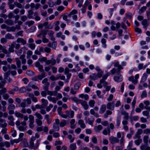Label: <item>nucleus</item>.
Here are the masks:
<instances>
[{
	"label": "nucleus",
	"instance_id": "1",
	"mask_svg": "<svg viewBox=\"0 0 150 150\" xmlns=\"http://www.w3.org/2000/svg\"><path fill=\"white\" fill-rule=\"evenodd\" d=\"M15 124L20 131H25L27 129V123L25 121L20 122L19 120H18L16 122Z\"/></svg>",
	"mask_w": 150,
	"mask_h": 150
},
{
	"label": "nucleus",
	"instance_id": "2",
	"mask_svg": "<svg viewBox=\"0 0 150 150\" xmlns=\"http://www.w3.org/2000/svg\"><path fill=\"white\" fill-rule=\"evenodd\" d=\"M38 60L41 62H45L46 64L47 65H49L51 64L52 65H54L56 64V60L52 58L50 60H47V58L46 57H43L39 59Z\"/></svg>",
	"mask_w": 150,
	"mask_h": 150
},
{
	"label": "nucleus",
	"instance_id": "3",
	"mask_svg": "<svg viewBox=\"0 0 150 150\" xmlns=\"http://www.w3.org/2000/svg\"><path fill=\"white\" fill-rule=\"evenodd\" d=\"M139 76L138 74H136L135 76L134 79L133 76H131L128 78V80L131 81L134 84H136L138 83V79L139 78Z\"/></svg>",
	"mask_w": 150,
	"mask_h": 150
},
{
	"label": "nucleus",
	"instance_id": "4",
	"mask_svg": "<svg viewBox=\"0 0 150 150\" xmlns=\"http://www.w3.org/2000/svg\"><path fill=\"white\" fill-rule=\"evenodd\" d=\"M114 79L115 81L117 82H120L122 80L123 78L122 76L120 74H118L114 76Z\"/></svg>",
	"mask_w": 150,
	"mask_h": 150
},
{
	"label": "nucleus",
	"instance_id": "5",
	"mask_svg": "<svg viewBox=\"0 0 150 150\" xmlns=\"http://www.w3.org/2000/svg\"><path fill=\"white\" fill-rule=\"evenodd\" d=\"M115 106V102L113 101L111 102L108 103L106 106L108 109L112 110L114 109Z\"/></svg>",
	"mask_w": 150,
	"mask_h": 150
},
{
	"label": "nucleus",
	"instance_id": "6",
	"mask_svg": "<svg viewBox=\"0 0 150 150\" xmlns=\"http://www.w3.org/2000/svg\"><path fill=\"white\" fill-rule=\"evenodd\" d=\"M8 119L9 121L8 124L11 126H13L15 125L13 117L12 115H10L8 117Z\"/></svg>",
	"mask_w": 150,
	"mask_h": 150
},
{
	"label": "nucleus",
	"instance_id": "7",
	"mask_svg": "<svg viewBox=\"0 0 150 150\" xmlns=\"http://www.w3.org/2000/svg\"><path fill=\"white\" fill-rule=\"evenodd\" d=\"M10 74V73L8 71L5 73L4 74V78L5 80H8V83L11 82L12 81V79H11L9 76Z\"/></svg>",
	"mask_w": 150,
	"mask_h": 150
},
{
	"label": "nucleus",
	"instance_id": "8",
	"mask_svg": "<svg viewBox=\"0 0 150 150\" xmlns=\"http://www.w3.org/2000/svg\"><path fill=\"white\" fill-rule=\"evenodd\" d=\"M109 140L110 141L111 143L112 144H113L117 143H118L119 141V139L113 136L110 137L109 138Z\"/></svg>",
	"mask_w": 150,
	"mask_h": 150
},
{
	"label": "nucleus",
	"instance_id": "9",
	"mask_svg": "<svg viewBox=\"0 0 150 150\" xmlns=\"http://www.w3.org/2000/svg\"><path fill=\"white\" fill-rule=\"evenodd\" d=\"M84 120H85L86 123H88L92 127L93 126V124L94 120V118L91 119L89 118H87V117H86L84 118Z\"/></svg>",
	"mask_w": 150,
	"mask_h": 150
},
{
	"label": "nucleus",
	"instance_id": "10",
	"mask_svg": "<svg viewBox=\"0 0 150 150\" xmlns=\"http://www.w3.org/2000/svg\"><path fill=\"white\" fill-rule=\"evenodd\" d=\"M65 113L67 114V117L70 118L73 117L74 115V112L73 110H66L65 111Z\"/></svg>",
	"mask_w": 150,
	"mask_h": 150
},
{
	"label": "nucleus",
	"instance_id": "11",
	"mask_svg": "<svg viewBox=\"0 0 150 150\" xmlns=\"http://www.w3.org/2000/svg\"><path fill=\"white\" fill-rule=\"evenodd\" d=\"M48 35L50 38V39L52 41H54L55 40V38L54 37V32L51 30H48L47 32Z\"/></svg>",
	"mask_w": 150,
	"mask_h": 150
},
{
	"label": "nucleus",
	"instance_id": "12",
	"mask_svg": "<svg viewBox=\"0 0 150 150\" xmlns=\"http://www.w3.org/2000/svg\"><path fill=\"white\" fill-rule=\"evenodd\" d=\"M95 69L98 72L97 75L98 78H100L103 75V72L98 67H96Z\"/></svg>",
	"mask_w": 150,
	"mask_h": 150
},
{
	"label": "nucleus",
	"instance_id": "13",
	"mask_svg": "<svg viewBox=\"0 0 150 150\" xmlns=\"http://www.w3.org/2000/svg\"><path fill=\"white\" fill-rule=\"evenodd\" d=\"M35 66L36 67L38 68L39 70L41 72H44V70L43 69V67L42 65L40 64L39 62H36L35 64Z\"/></svg>",
	"mask_w": 150,
	"mask_h": 150
},
{
	"label": "nucleus",
	"instance_id": "14",
	"mask_svg": "<svg viewBox=\"0 0 150 150\" xmlns=\"http://www.w3.org/2000/svg\"><path fill=\"white\" fill-rule=\"evenodd\" d=\"M80 103L81 104L85 110H87L88 108V105L86 101L81 100Z\"/></svg>",
	"mask_w": 150,
	"mask_h": 150
},
{
	"label": "nucleus",
	"instance_id": "15",
	"mask_svg": "<svg viewBox=\"0 0 150 150\" xmlns=\"http://www.w3.org/2000/svg\"><path fill=\"white\" fill-rule=\"evenodd\" d=\"M121 69L118 68L116 69L115 68H113L110 71L111 74L112 75H114L115 73L120 74Z\"/></svg>",
	"mask_w": 150,
	"mask_h": 150
},
{
	"label": "nucleus",
	"instance_id": "16",
	"mask_svg": "<svg viewBox=\"0 0 150 150\" xmlns=\"http://www.w3.org/2000/svg\"><path fill=\"white\" fill-rule=\"evenodd\" d=\"M16 42L17 43H21L23 45H25L26 44V41L22 38H18L17 39Z\"/></svg>",
	"mask_w": 150,
	"mask_h": 150
},
{
	"label": "nucleus",
	"instance_id": "17",
	"mask_svg": "<svg viewBox=\"0 0 150 150\" xmlns=\"http://www.w3.org/2000/svg\"><path fill=\"white\" fill-rule=\"evenodd\" d=\"M103 128L102 126L100 125L96 126L94 127V130L97 133H99Z\"/></svg>",
	"mask_w": 150,
	"mask_h": 150
},
{
	"label": "nucleus",
	"instance_id": "18",
	"mask_svg": "<svg viewBox=\"0 0 150 150\" xmlns=\"http://www.w3.org/2000/svg\"><path fill=\"white\" fill-rule=\"evenodd\" d=\"M106 110V105L105 104H103L100 109L99 112L100 114H103L105 112Z\"/></svg>",
	"mask_w": 150,
	"mask_h": 150
},
{
	"label": "nucleus",
	"instance_id": "19",
	"mask_svg": "<svg viewBox=\"0 0 150 150\" xmlns=\"http://www.w3.org/2000/svg\"><path fill=\"white\" fill-rule=\"evenodd\" d=\"M78 124L80 125L81 127L82 128H84L86 127L83 120H79L78 121Z\"/></svg>",
	"mask_w": 150,
	"mask_h": 150
},
{
	"label": "nucleus",
	"instance_id": "20",
	"mask_svg": "<svg viewBox=\"0 0 150 150\" xmlns=\"http://www.w3.org/2000/svg\"><path fill=\"white\" fill-rule=\"evenodd\" d=\"M141 23L143 26V28L146 29V28L149 25L147 20L146 19L143 20L142 21Z\"/></svg>",
	"mask_w": 150,
	"mask_h": 150
},
{
	"label": "nucleus",
	"instance_id": "21",
	"mask_svg": "<svg viewBox=\"0 0 150 150\" xmlns=\"http://www.w3.org/2000/svg\"><path fill=\"white\" fill-rule=\"evenodd\" d=\"M19 43H16V42H13L11 44L14 48L15 47L16 50H18L19 49L20 47V45Z\"/></svg>",
	"mask_w": 150,
	"mask_h": 150
},
{
	"label": "nucleus",
	"instance_id": "22",
	"mask_svg": "<svg viewBox=\"0 0 150 150\" xmlns=\"http://www.w3.org/2000/svg\"><path fill=\"white\" fill-rule=\"evenodd\" d=\"M121 114L124 116V119L125 120H128L129 118L128 113L125 111H122L121 112Z\"/></svg>",
	"mask_w": 150,
	"mask_h": 150
},
{
	"label": "nucleus",
	"instance_id": "23",
	"mask_svg": "<svg viewBox=\"0 0 150 150\" xmlns=\"http://www.w3.org/2000/svg\"><path fill=\"white\" fill-rule=\"evenodd\" d=\"M89 78L93 80H96L97 79L98 77L96 74H93L90 75Z\"/></svg>",
	"mask_w": 150,
	"mask_h": 150
},
{
	"label": "nucleus",
	"instance_id": "24",
	"mask_svg": "<svg viewBox=\"0 0 150 150\" xmlns=\"http://www.w3.org/2000/svg\"><path fill=\"white\" fill-rule=\"evenodd\" d=\"M5 38L6 39L10 40H13L14 39V37L11 34L9 33L6 35Z\"/></svg>",
	"mask_w": 150,
	"mask_h": 150
},
{
	"label": "nucleus",
	"instance_id": "25",
	"mask_svg": "<svg viewBox=\"0 0 150 150\" xmlns=\"http://www.w3.org/2000/svg\"><path fill=\"white\" fill-rule=\"evenodd\" d=\"M112 113V111L110 110H107L105 113L103 115V117L104 118H106L108 117V115H111Z\"/></svg>",
	"mask_w": 150,
	"mask_h": 150
},
{
	"label": "nucleus",
	"instance_id": "26",
	"mask_svg": "<svg viewBox=\"0 0 150 150\" xmlns=\"http://www.w3.org/2000/svg\"><path fill=\"white\" fill-rule=\"evenodd\" d=\"M79 97L81 98H84L86 100H87L89 99L88 96L87 94H82L79 95Z\"/></svg>",
	"mask_w": 150,
	"mask_h": 150
},
{
	"label": "nucleus",
	"instance_id": "27",
	"mask_svg": "<svg viewBox=\"0 0 150 150\" xmlns=\"http://www.w3.org/2000/svg\"><path fill=\"white\" fill-rule=\"evenodd\" d=\"M143 130L142 129H138L137 132V134L135 135V137L134 138H136L139 137V135L143 133Z\"/></svg>",
	"mask_w": 150,
	"mask_h": 150
},
{
	"label": "nucleus",
	"instance_id": "28",
	"mask_svg": "<svg viewBox=\"0 0 150 150\" xmlns=\"http://www.w3.org/2000/svg\"><path fill=\"white\" fill-rule=\"evenodd\" d=\"M45 73L44 72H42L41 74H39L38 76V79L41 80L43 78H44L45 76Z\"/></svg>",
	"mask_w": 150,
	"mask_h": 150
},
{
	"label": "nucleus",
	"instance_id": "29",
	"mask_svg": "<svg viewBox=\"0 0 150 150\" xmlns=\"http://www.w3.org/2000/svg\"><path fill=\"white\" fill-rule=\"evenodd\" d=\"M15 116L17 117L22 118L23 117V114L16 111L15 112Z\"/></svg>",
	"mask_w": 150,
	"mask_h": 150
},
{
	"label": "nucleus",
	"instance_id": "30",
	"mask_svg": "<svg viewBox=\"0 0 150 150\" xmlns=\"http://www.w3.org/2000/svg\"><path fill=\"white\" fill-rule=\"evenodd\" d=\"M14 4L15 6L19 8H21L22 7V5L21 4V3H20L18 2L17 1H15L14 3Z\"/></svg>",
	"mask_w": 150,
	"mask_h": 150
},
{
	"label": "nucleus",
	"instance_id": "31",
	"mask_svg": "<svg viewBox=\"0 0 150 150\" xmlns=\"http://www.w3.org/2000/svg\"><path fill=\"white\" fill-rule=\"evenodd\" d=\"M34 115L37 117V119H36L42 120L43 118L42 117L41 114L37 112L35 113Z\"/></svg>",
	"mask_w": 150,
	"mask_h": 150
},
{
	"label": "nucleus",
	"instance_id": "32",
	"mask_svg": "<svg viewBox=\"0 0 150 150\" xmlns=\"http://www.w3.org/2000/svg\"><path fill=\"white\" fill-rule=\"evenodd\" d=\"M15 60L16 61V64L17 67L20 68L21 67V61L18 58H15Z\"/></svg>",
	"mask_w": 150,
	"mask_h": 150
},
{
	"label": "nucleus",
	"instance_id": "33",
	"mask_svg": "<svg viewBox=\"0 0 150 150\" xmlns=\"http://www.w3.org/2000/svg\"><path fill=\"white\" fill-rule=\"evenodd\" d=\"M81 83L79 82H77L75 83L74 86V88L75 90H78L81 86Z\"/></svg>",
	"mask_w": 150,
	"mask_h": 150
},
{
	"label": "nucleus",
	"instance_id": "34",
	"mask_svg": "<svg viewBox=\"0 0 150 150\" xmlns=\"http://www.w3.org/2000/svg\"><path fill=\"white\" fill-rule=\"evenodd\" d=\"M47 98L50 101H52L54 103H55L57 102L56 100L54 97H52L50 96H48L47 97Z\"/></svg>",
	"mask_w": 150,
	"mask_h": 150
},
{
	"label": "nucleus",
	"instance_id": "35",
	"mask_svg": "<svg viewBox=\"0 0 150 150\" xmlns=\"http://www.w3.org/2000/svg\"><path fill=\"white\" fill-rule=\"evenodd\" d=\"M72 100L77 104L80 103H81V100L77 98L76 97H74L72 98Z\"/></svg>",
	"mask_w": 150,
	"mask_h": 150
},
{
	"label": "nucleus",
	"instance_id": "36",
	"mask_svg": "<svg viewBox=\"0 0 150 150\" xmlns=\"http://www.w3.org/2000/svg\"><path fill=\"white\" fill-rule=\"evenodd\" d=\"M77 13V11L76 10H73L68 15V17H71V16L74 15Z\"/></svg>",
	"mask_w": 150,
	"mask_h": 150
},
{
	"label": "nucleus",
	"instance_id": "37",
	"mask_svg": "<svg viewBox=\"0 0 150 150\" xmlns=\"http://www.w3.org/2000/svg\"><path fill=\"white\" fill-rule=\"evenodd\" d=\"M11 66L9 64H7L6 66H4L3 67L2 69L4 71H6L8 69H10Z\"/></svg>",
	"mask_w": 150,
	"mask_h": 150
},
{
	"label": "nucleus",
	"instance_id": "38",
	"mask_svg": "<svg viewBox=\"0 0 150 150\" xmlns=\"http://www.w3.org/2000/svg\"><path fill=\"white\" fill-rule=\"evenodd\" d=\"M53 128L56 131H58L59 129V124L56 123H54L53 125Z\"/></svg>",
	"mask_w": 150,
	"mask_h": 150
},
{
	"label": "nucleus",
	"instance_id": "39",
	"mask_svg": "<svg viewBox=\"0 0 150 150\" xmlns=\"http://www.w3.org/2000/svg\"><path fill=\"white\" fill-rule=\"evenodd\" d=\"M34 23V22L33 21H27L26 22L25 24V25H28V26L30 27L31 25H33Z\"/></svg>",
	"mask_w": 150,
	"mask_h": 150
},
{
	"label": "nucleus",
	"instance_id": "40",
	"mask_svg": "<svg viewBox=\"0 0 150 150\" xmlns=\"http://www.w3.org/2000/svg\"><path fill=\"white\" fill-rule=\"evenodd\" d=\"M23 48H21L19 50H15L16 53L18 56L20 55L22 53Z\"/></svg>",
	"mask_w": 150,
	"mask_h": 150
},
{
	"label": "nucleus",
	"instance_id": "41",
	"mask_svg": "<svg viewBox=\"0 0 150 150\" xmlns=\"http://www.w3.org/2000/svg\"><path fill=\"white\" fill-rule=\"evenodd\" d=\"M146 9V6H143L140 8L139 11V13L140 14H141L144 11H145Z\"/></svg>",
	"mask_w": 150,
	"mask_h": 150
},
{
	"label": "nucleus",
	"instance_id": "42",
	"mask_svg": "<svg viewBox=\"0 0 150 150\" xmlns=\"http://www.w3.org/2000/svg\"><path fill=\"white\" fill-rule=\"evenodd\" d=\"M48 30H42L41 31V34L43 36V37L45 36L46 35L47 33Z\"/></svg>",
	"mask_w": 150,
	"mask_h": 150
},
{
	"label": "nucleus",
	"instance_id": "43",
	"mask_svg": "<svg viewBox=\"0 0 150 150\" xmlns=\"http://www.w3.org/2000/svg\"><path fill=\"white\" fill-rule=\"evenodd\" d=\"M114 66L115 67H117V68L119 69H123V67H122V66L119 64V62H117L114 63Z\"/></svg>",
	"mask_w": 150,
	"mask_h": 150
},
{
	"label": "nucleus",
	"instance_id": "44",
	"mask_svg": "<svg viewBox=\"0 0 150 150\" xmlns=\"http://www.w3.org/2000/svg\"><path fill=\"white\" fill-rule=\"evenodd\" d=\"M41 101L42 103V105L44 106H46L47 105L48 103L47 100L42 98L41 99Z\"/></svg>",
	"mask_w": 150,
	"mask_h": 150
},
{
	"label": "nucleus",
	"instance_id": "45",
	"mask_svg": "<svg viewBox=\"0 0 150 150\" xmlns=\"http://www.w3.org/2000/svg\"><path fill=\"white\" fill-rule=\"evenodd\" d=\"M76 148V146L75 143L71 144L69 146V148L70 149L75 150Z\"/></svg>",
	"mask_w": 150,
	"mask_h": 150
},
{
	"label": "nucleus",
	"instance_id": "46",
	"mask_svg": "<svg viewBox=\"0 0 150 150\" xmlns=\"http://www.w3.org/2000/svg\"><path fill=\"white\" fill-rule=\"evenodd\" d=\"M149 137L148 136H145L143 137V141L144 143L147 144L148 142Z\"/></svg>",
	"mask_w": 150,
	"mask_h": 150
},
{
	"label": "nucleus",
	"instance_id": "47",
	"mask_svg": "<svg viewBox=\"0 0 150 150\" xmlns=\"http://www.w3.org/2000/svg\"><path fill=\"white\" fill-rule=\"evenodd\" d=\"M6 23L8 25H12L13 24V21L11 19H7L6 21Z\"/></svg>",
	"mask_w": 150,
	"mask_h": 150
},
{
	"label": "nucleus",
	"instance_id": "48",
	"mask_svg": "<svg viewBox=\"0 0 150 150\" xmlns=\"http://www.w3.org/2000/svg\"><path fill=\"white\" fill-rule=\"evenodd\" d=\"M95 103V101L93 100H90V101L89 102V106L92 107H93L94 106Z\"/></svg>",
	"mask_w": 150,
	"mask_h": 150
},
{
	"label": "nucleus",
	"instance_id": "49",
	"mask_svg": "<svg viewBox=\"0 0 150 150\" xmlns=\"http://www.w3.org/2000/svg\"><path fill=\"white\" fill-rule=\"evenodd\" d=\"M10 47L8 48V53L11 52H14V47L11 44L10 46H9Z\"/></svg>",
	"mask_w": 150,
	"mask_h": 150
},
{
	"label": "nucleus",
	"instance_id": "50",
	"mask_svg": "<svg viewBox=\"0 0 150 150\" xmlns=\"http://www.w3.org/2000/svg\"><path fill=\"white\" fill-rule=\"evenodd\" d=\"M67 124V122L65 120H64L60 123V126L62 127L64 126Z\"/></svg>",
	"mask_w": 150,
	"mask_h": 150
},
{
	"label": "nucleus",
	"instance_id": "51",
	"mask_svg": "<svg viewBox=\"0 0 150 150\" xmlns=\"http://www.w3.org/2000/svg\"><path fill=\"white\" fill-rule=\"evenodd\" d=\"M68 138L69 139L71 143L74 140V137H73L71 134H69L68 135Z\"/></svg>",
	"mask_w": 150,
	"mask_h": 150
},
{
	"label": "nucleus",
	"instance_id": "52",
	"mask_svg": "<svg viewBox=\"0 0 150 150\" xmlns=\"http://www.w3.org/2000/svg\"><path fill=\"white\" fill-rule=\"evenodd\" d=\"M142 140L141 139H138L137 140L134 141V143L136 145L138 146L139 145L140 143L142 142Z\"/></svg>",
	"mask_w": 150,
	"mask_h": 150
},
{
	"label": "nucleus",
	"instance_id": "53",
	"mask_svg": "<svg viewBox=\"0 0 150 150\" xmlns=\"http://www.w3.org/2000/svg\"><path fill=\"white\" fill-rule=\"evenodd\" d=\"M42 83L45 84V85H49L50 83L48 82V79L47 78L44 79L42 81Z\"/></svg>",
	"mask_w": 150,
	"mask_h": 150
},
{
	"label": "nucleus",
	"instance_id": "54",
	"mask_svg": "<svg viewBox=\"0 0 150 150\" xmlns=\"http://www.w3.org/2000/svg\"><path fill=\"white\" fill-rule=\"evenodd\" d=\"M41 120H39V119H36L35 121L36 123L39 126H41L42 124V122Z\"/></svg>",
	"mask_w": 150,
	"mask_h": 150
},
{
	"label": "nucleus",
	"instance_id": "55",
	"mask_svg": "<svg viewBox=\"0 0 150 150\" xmlns=\"http://www.w3.org/2000/svg\"><path fill=\"white\" fill-rule=\"evenodd\" d=\"M21 21L24 22L27 20L28 18L26 16L24 15L21 16Z\"/></svg>",
	"mask_w": 150,
	"mask_h": 150
},
{
	"label": "nucleus",
	"instance_id": "56",
	"mask_svg": "<svg viewBox=\"0 0 150 150\" xmlns=\"http://www.w3.org/2000/svg\"><path fill=\"white\" fill-rule=\"evenodd\" d=\"M57 45V43L56 41H53L52 43V48L54 50L56 49Z\"/></svg>",
	"mask_w": 150,
	"mask_h": 150
},
{
	"label": "nucleus",
	"instance_id": "57",
	"mask_svg": "<svg viewBox=\"0 0 150 150\" xmlns=\"http://www.w3.org/2000/svg\"><path fill=\"white\" fill-rule=\"evenodd\" d=\"M26 73L27 75L30 76H32L34 74V73L30 70H27L26 71Z\"/></svg>",
	"mask_w": 150,
	"mask_h": 150
},
{
	"label": "nucleus",
	"instance_id": "58",
	"mask_svg": "<svg viewBox=\"0 0 150 150\" xmlns=\"http://www.w3.org/2000/svg\"><path fill=\"white\" fill-rule=\"evenodd\" d=\"M15 108V106L14 104H11L9 105L8 107V110H13Z\"/></svg>",
	"mask_w": 150,
	"mask_h": 150
},
{
	"label": "nucleus",
	"instance_id": "59",
	"mask_svg": "<svg viewBox=\"0 0 150 150\" xmlns=\"http://www.w3.org/2000/svg\"><path fill=\"white\" fill-rule=\"evenodd\" d=\"M29 147L31 149H34V143L33 142L30 141Z\"/></svg>",
	"mask_w": 150,
	"mask_h": 150
},
{
	"label": "nucleus",
	"instance_id": "60",
	"mask_svg": "<svg viewBox=\"0 0 150 150\" xmlns=\"http://www.w3.org/2000/svg\"><path fill=\"white\" fill-rule=\"evenodd\" d=\"M30 48L32 50L35 49V45L34 43H30L29 45Z\"/></svg>",
	"mask_w": 150,
	"mask_h": 150
},
{
	"label": "nucleus",
	"instance_id": "61",
	"mask_svg": "<svg viewBox=\"0 0 150 150\" xmlns=\"http://www.w3.org/2000/svg\"><path fill=\"white\" fill-rule=\"evenodd\" d=\"M29 122H34V116L30 115L29 116Z\"/></svg>",
	"mask_w": 150,
	"mask_h": 150
},
{
	"label": "nucleus",
	"instance_id": "62",
	"mask_svg": "<svg viewBox=\"0 0 150 150\" xmlns=\"http://www.w3.org/2000/svg\"><path fill=\"white\" fill-rule=\"evenodd\" d=\"M40 141V139H39L37 141V143H36L35 145L34 146V149L35 150L38 148L39 145L40 144L39 142Z\"/></svg>",
	"mask_w": 150,
	"mask_h": 150
},
{
	"label": "nucleus",
	"instance_id": "63",
	"mask_svg": "<svg viewBox=\"0 0 150 150\" xmlns=\"http://www.w3.org/2000/svg\"><path fill=\"white\" fill-rule=\"evenodd\" d=\"M148 146L146 145L142 144L140 147V148L142 150H145Z\"/></svg>",
	"mask_w": 150,
	"mask_h": 150
},
{
	"label": "nucleus",
	"instance_id": "64",
	"mask_svg": "<svg viewBox=\"0 0 150 150\" xmlns=\"http://www.w3.org/2000/svg\"><path fill=\"white\" fill-rule=\"evenodd\" d=\"M143 132L144 134H150V129L149 128H147L143 131Z\"/></svg>",
	"mask_w": 150,
	"mask_h": 150
}]
</instances>
